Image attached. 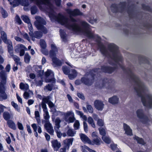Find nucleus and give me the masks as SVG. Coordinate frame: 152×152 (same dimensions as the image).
Here are the masks:
<instances>
[{
	"mask_svg": "<svg viewBox=\"0 0 152 152\" xmlns=\"http://www.w3.org/2000/svg\"><path fill=\"white\" fill-rule=\"evenodd\" d=\"M32 94V92L31 93L28 91H25L23 94L24 98L26 99H28L29 97V94Z\"/></svg>",
	"mask_w": 152,
	"mask_h": 152,
	"instance_id": "44",
	"label": "nucleus"
},
{
	"mask_svg": "<svg viewBox=\"0 0 152 152\" xmlns=\"http://www.w3.org/2000/svg\"><path fill=\"white\" fill-rule=\"evenodd\" d=\"M7 75L4 71L0 72V101L7 99V96L5 92L6 89L5 85L7 83Z\"/></svg>",
	"mask_w": 152,
	"mask_h": 152,
	"instance_id": "3",
	"label": "nucleus"
},
{
	"mask_svg": "<svg viewBox=\"0 0 152 152\" xmlns=\"http://www.w3.org/2000/svg\"><path fill=\"white\" fill-rule=\"evenodd\" d=\"M45 81L47 83L51 82L53 84H49L45 86L44 89L45 90L51 91L53 89L57 88V87H54L53 83H55L54 77V74L52 71L48 69L45 73Z\"/></svg>",
	"mask_w": 152,
	"mask_h": 152,
	"instance_id": "5",
	"label": "nucleus"
},
{
	"mask_svg": "<svg viewBox=\"0 0 152 152\" xmlns=\"http://www.w3.org/2000/svg\"><path fill=\"white\" fill-rule=\"evenodd\" d=\"M62 70L64 74L66 75H68L69 72V69L66 66H63Z\"/></svg>",
	"mask_w": 152,
	"mask_h": 152,
	"instance_id": "47",
	"label": "nucleus"
},
{
	"mask_svg": "<svg viewBox=\"0 0 152 152\" xmlns=\"http://www.w3.org/2000/svg\"><path fill=\"white\" fill-rule=\"evenodd\" d=\"M4 42L7 44L8 52L11 55H13V48L11 41L9 39L4 40Z\"/></svg>",
	"mask_w": 152,
	"mask_h": 152,
	"instance_id": "11",
	"label": "nucleus"
},
{
	"mask_svg": "<svg viewBox=\"0 0 152 152\" xmlns=\"http://www.w3.org/2000/svg\"><path fill=\"white\" fill-rule=\"evenodd\" d=\"M44 113L43 116L44 119L46 120V121H48V120L50 118V116L49 115L48 111L46 112H44Z\"/></svg>",
	"mask_w": 152,
	"mask_h": 152,
	"instance_id": "49",
	"label": "nucleus"
},
{
	"mask_svg": "<svg viewBox=\"0 0 152 152\" xmlns=\"http://www.w3.org/2000/svg\"><path fill=\"white\" fill-rule=\"evenodd\" d=\"M118 98L116 96H114L109 99V102L112 104H115L118 103Z\"/></svg>",
	"mask_w": 152,
	"mask_h": 152,
	"instance_id": "21",
	"label": "nucleus"
},
{
	"mask_svg": "<svg viewBox=\"0 0 152 152\" xmlns=\"http://www.w3.org/2000/svg\"><path fill=\"white\" fill-rule=\"evenodd\" d=\"M83 126L84 131L87 132L88 131V125L87 123L85 121L83 122Z\"/></svg>",
	"mask_w": 152,
	"mask_h": 152,
	"instance_id": "56",
	"label": "nucleus"
},
{
	"mask_svg": "<svg viewBox=\"0 0 152 152\" xmlns=\"http://www.w3.org/2000/svg\"><path fill=\"white\" fill-rule=\"evenodd\" d=\"M5 69L7 72H9L11 69L10 65V64H7Z\"/></svg>",
	"mask_w": 152,
	"mask_h": 152,
	"instance_id": "59",
	"label": "nucleus"
},
{
	"mask_svg": "<svg viewBox=\"0 0 152 152\" xmlns=\"http://www.w3.org/2000/svg\"><path fill=\"white\" fill-rule=\"evenodd\" d=\"M61 120L59 118H57L55 120V126H54L55 130L57 131L60 127V124L61 122Z\"/></svg>",
	"mask_w": 152,
	"mask_h": 152,
	"instance_id": "24",
	"label": "nucleus"
},
{
	"mask_svg": "<svg viewBox=\"0 0 152 152\" xmlns=\"http://www.w3.org/2000/svg\"><path fill=\"white\" fill-rule=\"evenodd\" d=\"M102 139L107 144H109L111 142V140L108 137L105 136H102Z\"/></svg>",
	"mask_w": 152,
	"mask_h": 152,
	"instance_id": "28",
	"label": "nucleus"
},
{
	"mask_svg": "<svg viewBox=\"0 0 152 152\" xmlns=\"http://www.w3.org/2000/svg\"><path fill=\"white\" fill-rule=\"evenodd\" d=\"M20 89L25 91H28L32 93V91L29 90V86L27 84L24 83H21L20 84Z\"/></svg>",
	"mask_w": 152,
	"mask_h": 152,
	"instance_id": "17",
	"label": "nucleus"
},
{
	"mask_svg": "<svg viewBox=\"0 0 152 152\" xmlns=\"http://www.w3.org/2000/svg\"><path fill=\"white\" fill-rule=\"evenodd\" d=\"M22 20L25 23H30V21L28 17L26 15H23L21 17Z\"/></svg>",
	"mask_w": 152,
	"mask_h": 152,
	"instance_id": "38",
	"label": "nucleus"
},
{
	"mask_svg": "<svg viewBox=\"0 0 152 152\" xmlns=\"http://www.w3.org/2000/svg\"><path fill=\"white\" fill-rule=\"evenodd\" d=\"M17 47L20 48V50H25V51L28 50V49L22 44H18L17 45Z\"/></svg>",
	"mask_w": 152,
	"mask_h": 152,
	"instance_id": "48",
	"label": "nucleus"
},
{
	"mask_svg": "<svg viewBox=\"0 0 152 152\" xmlns=\"http://www.w3.org/2000/svg\"><path fill=\"white\" fill-rule=\"evenodd\" d=\"M65 115L66 116H69L70 115L74 116V113L72 111H68L66 113Z\"/></svg>",
	"mask_w": 152,
	"mask_h": 152,
	"instance_id": "58",
	"label": "nucleus"
},
{
	"mask_svg": "<svg viewBox=\"0 0 152 152\" xmlns=\"http://www.w3.org/2000/svg\"><path fill=\"white\" fill-rule=\"evenodd\" d=\"M35 1L37 4L40 9H42L40 5H45L47 7V11L48 13V15L51 20L52 22H57L62 25L66 27V17L60 14L57 15L54 11L53 6L51 3L52 0H31Z\"/></svg>",
	"mask_w": 152,
	"mask_h": 152,
	"instance_id": "1",
	"label": "nucleus"
},
{
	"mask_svg": "<svg viewBox=\"0 0 152 152\" xmlns=\"http://www.w3.org/2000/svg\"><path fill=\"white\" fill-rule=\"evenodd\" d=\"M88 122L91 126L93 128L95 127V125L94 122V120L91 117H89L88 118Z\"/></svg>",
	"mask_w": 152,
	"mask_h": 152,
	"instance_id": "32",
	"label": "nucleus"
},
{
	"mask_svg": "<svg viewBox=\"0 0 152 152\" xmlns=\"http://www.w3.org/2000/svg\"><path fill=\"white\" fill-rule=\"evenodd\" d=\"M43 80L42 79H36L34 83L36 86H41L43 84Z\"/></svg>",
	"mask_w": 152,
	"mask_h": 152,
	"instance_id": "27",
	"label": "nucleus"
},
{
	"mask_svg": "<svg viewBox=\"0 0 152 152\" xmlns=\"http://www.w3.org/2000/svg\"><path fill=\"white\" fill-rule=\"evenodd\" d=\"M35 117L38 123L40 122V119L39 112L38 111H35L34 113Z\"/></svg>",
	"mask_w": 152,
	"mask_h": 152,
	"instance_id": "29",
	"label": "nucleus"
},
{
	"mask_svg": "<svg viewBox=\"0 0 152 152\" xmlns=\"http://www.w3.org/2000/svg\"><path fill=\"white\" fill-rule=\"evenodd\" d=\"M72 74L73 75L72 77H71V75H68L69 78L71 80H72L75 78L77 75V72L74 69L72 70Z\"/></svg>",
	"mask_w": 152,
	"mask_h": 152,
	"instance_id": "43",
	"label": "nucleus"
},
{
	"mask_svg": "<svg viewBox=\"0 0 152 152\" xmlns=\"http://www.w3.org/2000/svg\"><path fill=\"white\" fill-rule=\"evenodd\" d=\"M80 126V122L78 120H76L74 124V127L75 130L79 129Z\"/></svg>",
	"mask_w": 152,
	"mask_h": 152,
	"instance_id": "42",
	"label": "nucleus"
},
{
	"mask_svg": "<svg viewBox=\"0 0 152 152\" xmlns=\"http://www.w3.org/2000/svg\"><path fill=\"white\" fill-rule=\"evenodd\" d=\"M131 8V7L127 6L125 2L121 3L118 5L113 4L110 7L111 11L113 12H119L122 13L125 11L127 12L129 15L132 12V10H130Z\"/></svg>",
	"mask_w": 152,
	"mask_h": 152,
	"instance_id": "4",
	"label": "nucleus"
},
{
	"mask_svg": "<svg viewBox=\"0 0 152 152\" xmlns=\"http://www.w3.org/2000/svg\"><path fill=\"white\" fill-rule=\"evenodd\" d=\"M75 120V118L74 116H72L69 117L68 119L69 123H73Z\"/></svg>",
	"mask_w": 152,
	"mask_h": 152,
	"instance_id": "55",
	"label": "nucleus"
},
{
	"mask_svg": "<svg viewBox=\"0 0 152 152\" xmlns=\"http://www.w3.org/2000/svg\"><path fill=\"white\" fill-rule=\"evenodd\" d=\"M1 11L3 17L5 18L8 16V14L7 12L4 10L3 8L1 7Z\"/></svg>",
	"mask_w": 152,
	"mask_h": 152,
	"instance_id": "41",
	"label": "nucleus"
},
{
	"mask_svg": "<svg viewBox=\"0 0 152 152\" xmlns=\"http://www.w3.org/2000/svg\"><path fill=\"white\" fill-rule=\"evenodd\" d=\"M15 39L18 41L20 42H24V41L20 38L18 37H15Z\"/></svg>",
	"mask_w": 152,
	"mask_h": 152,
	"instance_id": "63",
	"label": "nucleus"
},
{
	"mask_svg": "<svg viewBox=\"0 0 152 152\" xmlns=\"http://www.w3.org/2000/svg\"><path fill=\"white\" fill-rule=\"evenodd\" d=\"M51 50L49 53V55L52 58L53 62V65L55 66H60L62 65V62L57 58L55 57L56 55L58 53V49L55 45L52 43L51 45Z\"/></svg>",
	"mask_w": 152,
	"mask_h": 152,
	"instance_id": "7",
	"label": "nucleus"
},
{
	"mask_svg": "<svg viewBox=\"0 0 152 152\" xmlns=\"http://www.w3.org/2000/svg\"><path fill=\"white\" fill-rule=\"evenodd\" d=\"M76 113L78 115H80V117L82 118L84 121H86L87 120V118L86 116L84 115L82 112L78 110H76Z\"/></svg>",
	"mask_w": 152,
	"mask_h": 152,
	"instance_id": "26",
	"label": "nucleus"
},
{
	"mask_svg": "<svg viewBox=\"0 0 152 152\" xmlns=\"http://www.w3.org/2000/svg\"><path fill=\"white\" fill-rule=\"evenodd\" d=\"M20 4L24 6L23 9L24 10H29V8L28 6L29 3L28 1L26 0H14L12 2L13 7H15Z\"/></svg>",
	"mask_w": 152,
	"mask_h": 152,
	"instance_id": "9",
	"label": "nucleus"
},
{
	"mask_svg": "<svg viewBox=\"0 0 152 152\" xmlns=\"http://www.w3.org/2000/svg\"><path fill=\"white\" fill-rule=\"evenodd\" d=\"M67 133L68 136L72 137L74 136L75 134V132L73 130L69 129L68 130Z\"/></svg>",
	"mask_w": 152,
	"mask_h": 152,
	"instance_id": "31",
	"label": "nucleus"
},
{
	"mask_svg": "<svg viewBox=\"0 0 152 152\" xmlns=\"http://www.w3.org/2000/svg\"><path fill=\"white\" fill-rule=\"evenodd\" d=\"M80 136L82 141L85 143H87L89 144L90 142V140L86 135L83 134H80Z\"/></svg>",
	"mask_w": 152,
	"mask_h": 152,
	"instance_id": "18",
	"label": "nucleus"
},
{
	"mask_svg": "<svg viewBox=\"0 0 152 152\" xmlns=\"http://www.w3.org/2000/svg\"><path fill=\"white\" fill-rule=\"evenodd\" d=\"M73 141L72 138L66 139L64 141V142L67 146H69L72 145Z\"/></svg>",
	"mask_w": 152,
	"mask_h": 152,
	"instance_id": "30",
	"label": "nucleus"
},
{
	"mask_svg": "<svg viewBox=\"0 0 152 152\" xmlns=\"http://www.w3.org/2000/svg\"><path fill=\"white\" fill-rule=\"evenodd\" d=\"M10 117V114L7 112H4L3 113V117L5 120L6 121L9 120Z\"/></svg>",
	"mask_w": 152,
	"mask_h": 152,
	"instance_id": "33",
	"label": "nucleus"
},
{
	"mask_svg": "<svg viewBox=\"0 0 152 152\" xmlns=\"http://www.w3.org/2000/svg\"><path fill=\"white\" fill-rule=\"evenodd\" d=\"M40 45L42 49H45L46 47V44L45 42L43 39H41L40 41Z\"/></svg>",
	"mask_w": 152,
	"mask_h": 152,
	"instance_id": "35",
	"label": "nucleus"
},
{
	"mask_svg": "<svg viewBox=\"0 0 152 152\" xmlns=\"http://www.w3.org/2000/svg\"><path fill=\"white\" fill-rule=\"evenodd\" d=\"M52 147L56 151H57L61 146V143L56 140H54L51 142Z\"/></svg>",
	"mask_w": 152,
	"mask_h": 152,
	"instance_id": "15",
	"label": "nucleus"
},
{
	"mask_svg": "<svg viewBox=\"0 0 152 152\" xmlns=\"http://www.w3.org/2000/svg\"><path fill=\"white\" fill-rule=\"evenodd\" d=\"M15 20L19 24H20L22 23V21L18 15H16L15 17Z\"/></svg>",
	"mask_w": 152,
	"mask_h": 152,
	"instance_id": "53",
	"label": "nucleus"
},
{
	"mask_svg": "<svg viewBox=\"0 0 152 152\" xmlns=\"http://www.w3.org/2000/svg\"><path fill=\"white\" fill-rule=\"evenodd\" d=\"M123 126L125 133L128 135H131L132 134V131L130 127L127 124L124 123Z\"/></svg>",
	"mask_w": 152,
	"mask_h": 152,
	"instance_id": "16",
	"label": "nucleus"
},
{
	"mask_svg": "<svg viewBox=\"0 0 152 152\" xmlns=\"http://www.w3.org/2000/svg\"><path fill=\"white\" fill-rule=\"evenodd\" d=\"M102 142L100 138L99 137H96V138H94L93 139L92 141L90 140V142H89V144L92 145H99Z\"/></svg>",
	"mask_w": 152,
	"mask_h": 152,
	"instance_id": "14",
	"label": "nucleus"
},
{
	"mask_svg": "<svg viewBox=\"0 0 152 152\" xmlns=\"http://www.w3.org/2000/svg\"><path fill=\"white\" fill-rule=\"evenodd\" d=\"M100 134L102 135V136H105L106 134L105 129L104 128L100 127L99 129Z\"/></svg>",
	"mask_w": 152,
	"mask_h": 152,
	"instance_id": "40",
	"label": "nucleus"
},
{
	"mask_svg": "<svg viewBox=\"0 0 152 152\" xmlns=\"http://www.w3.org/2000/svg\"><path fill=\"white\" fill-rule=\"evenodd\" d=\"M10 55V56H11L12 57L13 59L17 65L20 64V58L18 57L16 55H14L13 53L12 55Z\"/></svg>",
	"mask_w": 152,
	"mask_h": 152,
	"instance_id": "25",
	"label": "nucleus"
},
{
	"mask_svg": "<svg viewBox=\"0 0 152 152\" xmlns=\"http://www.w3.org/2000/svg\"><path fill=\"white\" fill-rule=\"evenodd\" d=\"M11 104L16 110L18 112L20 111V109L17 104L15 103L14 102L12 101L11 102Z\"/></svg>",
	"mask_w": 152,
	"mask_h": 152,
	"instance_id": "45",
	"label": "nucleus"
},
{
	"mask_svg": "<svg viewBox=\"0 0 152 152\" xmlns=\"http://www.w3.org/2000/svg\"><path fill=\"white\" fill-rule=\"evenodd\" d=\"M134 139L137 141V143L142 145H144L145 142L142 138H140L139 137L135 136L134 137Z\"/></svg>",
	"mask_w": 152,
	"mask_h": 152,
	"instance_id": "23",
	"label": "nucleus"
},
{
	"mask_svg": "<svg viewBox=\"0 0 152 152\" xmlns=\"http://www.w3.org/2000/svg\"><path fill=\"white\" fill-rule=\"evenodd\" d=\"M45 127L47 130L53 127L52 126L51 124L48 121H46L45 123Z\"/></svg>",
	"mask_w": 152,
	"mask_h": 152,
	"instance_id": "37",
	"label": "nucleus"
},
{
	"mask_svg": "<svg viewBox=\"0 0 152 152\" xmlns=\"http://www.w3.org/2000/svg\"><path fill=\"white\" fill-rule=\"evenodd\" d=\"M7 124L9 127L14 130L16 129L15 124L11 120H8L7 121Z\"/></svg>",
	"mask_w": 152,
	"mask_h": 152,
	"instance_id": "22",
	"label": "nucleus"
},
{
	"mask_svg": "<svg viewBox=\"0 0 152 152\" xmlns=\"http://www.w3.org/2000/svg\"><path fill=\"white\" fill-rule=\"evenodd\" d=\"M41 51L42 53L45 55H47L48 54V51L45 49H42Z\"/></svg>",
	"mask_w": 152,
	"mask_h": 152,
	"instance_id": "60",
	"label": "nucleus"
},
{
	"mask_svg": "<svg viewBox=\"0 0 152 152\" xmlns=\"http://www.w3.org/2000/svg\"><path fill=\"white\" fill-rule=\"evenodd\" d=\"M137 117L140 120L142 124L148 126L152 125V117H147L142 109H138L136 112Z\"/></svg>",
	"mask_w": 152,
	"mask_h": 152,
	"instance_id": "6",
	"label": "nucleus"
},
{
	"mask_svg": "<svg viewBox=\"0 0 152 152\" xmlns=\"http://www.w3.org/2000/svg\"><path fill=\"white\" fill-rule=\"evenodd\" d=\"M47 132L51 135H53L54 132V130L53 127L50 129H49L47 130Z\"/></svg>",
	"mask_w": 152,
	"mask_h": 152,
	"instance_id": "64",
	"label": "nucleus"
},
{
	"mask_svg": "<svg viewBox=\"0 0 152 152\" xmlns=\"http://www.w3.org/2000/svg\"><path fill=\"white\" fill-rule=\"evenodd\" d=\"M41 105L44 112V113L48 112L46 104L44 102H42Z\"/></svg>",
	"mask_w": 152,
	"mask_h": 152,
	"instance_id": "46",
	"label": "nucleus"
},
{
	"mask_svg": "<svg viewBox=\"0 0 152 152\" xmlns=\"http://www.w3.org/2000/svg\"><path fill=\"white\" fill-rule=\"evenodd\" d=\"M86 108L85 107H83V109L85 112H87V110L90 113H92L93 112V109L91 105H87Z\"/></svg>",
	"mask_w": 152,
	"mask_h": 152,
	"instance_id": "20",
	"label": "nucleus"
},
{
	"mask_svg": "<svg viewBox=\"0 0 152 152\" xmlns=\"http://www.w3.org/2000/svg\"><path fill=\"white\" fill-rule=\"evenodd\" d=\"M60 35L62 41L66 42L67 39V35L64 30L60 29Z\"/></svg>",
	"mask_w": 152,
	"mask_h": 152,
	"instance_id": "19",
	"label": "nucleus"
},
{
	"mask_svg": "<svg viewBox=\"0 0 152 152\" xmlns=\"http://www.w3.org/2000/svg\"><path fill=\"white\" fill-rule=\"evenodd\" d=\"M55 131L57 134V137L58 138H61L62 136V134L59 131V129L57 130V131Z\"/></svg>",
	"mask_w": 152,
	"mask_h": 152,
	"instance_id": "61",
	"label": "nucleus"
},
{
	"mask_svg": "<svg viewBox=\"0 0 152 152\" xmlns=\"http://www.w3.org/2000/svg\"><path fill=\"white\" fill-rule=\"evenodd\" d=\"M113 82V81L111 79H105L103 82L102 86L101 87H105L107 88H109L111 87L112 83Z\"/></svg>",
	"mask_w": 152,
	"mask_h": 152,
	"instance_id": "12",
	"label": "nucleus"
},
{
	"mask_svg": "<svg viewBox=\"0 0 152 152\" xmlns=\"http://www.w3.org/2000/svg\"><path fill=\"white\" fill-rule=\"evenodd\" d=\"M81 148L83 152H87V151H88L89 149L88 147L85 145L81 146Z\"/></svg>",
	"mask_w": 152,
	"mask_h": 152,
	"instance_id": "51",
	"label": "nucleus"
},
{
	"mask_svg": "<svg viewBox=\"0 0 152 152\" xmlns=\"http://www.w3.org/2000/svg\"><path fill=\"white\" fill-rule=\"evenodd\" d=\"M31 126L34 130L35 136L37 137L38 136V133L37 132V126L36 124H34L31 125Z\"/></svg>",
	"mask_w": 152,
	"mask_h": 152,
	"instance_id": "36",
	"label": "nucleus"
},
{
	"mask_svg": "<svg viewBox=\"0 0 152 152\" xmlns=\"http://www.w3.org/2000/svg\"><path fill=\"white\" fill-rule=\"evenodd\" d=\"M31 58L29 54L26 53L25 55L24 56V61L26 63H28L29 62Z\"/></svg>",
	"mask_w": 152,
	"mask_h": 152,
	"instance_id": "34",
	"label": "nucleus"
},
{
	"mask_svg": "<svg viewBox=\"0 0 152 152\" xmlns=\"http://www.w3.org/2000/svg\"><path fill=\"white\" fill-rule=\"evenodd\" d=\"M1 36L2 39L4 41V40H6L7 39V35L6 33L4 31H2L1 32Z\"/></svg>",
	"mask_w": 152,
	"mask_h": 152,
	"instance_id": "50",
	"label": "nucleus"
},
{
	"mask_svg": "<svg viewBox=\"0 0 152 152\" xmlns=\"http://www.w3.org/2000/svg\"><path fill=\"white\" fill-rule=\"evenodd\" d=\"M97 122V125L100 126H102L104 125L103 121L101 119H99L98 120Z\"/></svg>",
	"mask_w": 152,
	"mask_h": 152,
	"instance_id": "52",
	"label": "nucleus"
},
{
	"mask_svg": "<svg viewBox=\"0 0 152 152\" xmlns=\"http://www.w3.org/2000/svg\"><path fill=\"white\" fill-rule=\"evenodd\" d=\"M110 147L111 149L113 150H115L116 149L117 145L115 144H111Z\"/></svg>",
	"mask_w": 152,
	"mask_h": 152,
	"instance_id": "62",
	"label": "nucleus"
},
{
	"mask_svg": "<svg viewBox=\"0 0 152 152\" xmlns=\"http://www.w3.org/2000/svg\"><path fill=\"white\" fill-rule=\"evenodd\" d=\"M114 68L103 66H102L101 69H96L91 71L90 73L88 74H86L84 76L81 78V80H77L75 83L76 85H78L82 83L85 85H90L92 82V80L95 79L96 74H97L102 71V72L108 73H112L114 70Z\"/></svg>",
	"mask_w": 152,
	"mask_h": 152,
	"instance_id": "2",
	"label": "nucleus"
},
{
	"mask_svg": "<svg viewBox=\"0 0 152 152\" xmlns=\"http://www.w3.org/2000/svg\"><path fill=\"white\" fill-rule=\"evenodd\" d=\"M37 10V7L36 6L32 7L31 8V12L32 15L35 14Z\"/></svg>",
	"mask_w": 152,
	"mask_h": 152,
	"instance_id": "39",
	"label": "nucleus"
},
{
	"mask_svg": "<svg viewBox=\"0 0 152 152\" xmlns=\"http://www.w3.org/2000/svg\"><path fill=\"white\" fill-rule=\"evenodd\" d=\"M29 34L31 37H33L32 40L33 41H34L33 37L40 39L42 36V33L39 31H36L34 33H33L32 31L29 32Z\"/></svg>",
	"mask_w": 152,
	"mask_h": 152,
	"instance_id": "13",
	"label": "nucleus"
},
{
	"mask_svg": "<svg viewBox=\"0 0 152 152\" xmlns=\"http://www.w3.org/2000/svg\"><path fill=\"white\" fill-rule=\"evenodd\" d=\"M94 104L95 107L98 110L102 111L103 110L104 104L102 101L96 100L95 101Z\"/></svg>",
	"mask_w": 152,
	"mask_h": 152,
	"instance_id": "10",
	"label": "nucleus"
},
{
	"mask_svg": "<svg viewBox=\"0 0 152 152\" xmlns=\"http://www.w3.org/2000/svg\"><path fill=\"white\" fill-rule=\"evenodd\" d=\"M35 18L36 20L34 22V24L35 27L38 29L42 31L44 33H46L47 30L46 28L44 26L46 23L44 19L39 16H36Z\"/></svg>",
	"mask_w": 152,
	"mask_h": 152,
	"instance_id": "8",
	"label": "nucleus"
},
{
	"mask_svg": "<svg viewBox=\"0 0 152 152\" xmlns=\"http://www.w3.org/2000/svg\"><path fill=\"white\" fill-rule=\"evenodd\" d=\"M146 151V152H150L152 149V145H146L145 147Z\"/></svg>",
	"mask_w": 152,
	"mask_h": 152,
	"instance_id": "54",
	"label": "nucleus"
},
{
	"mask_svg": "<svg viewBox=\"0 0 152 152\" xmlns=\"http://www.w3.org/2000/svg\"><path fill=\"white\" fill-rule=\"evenodd\" d=\"M17 125L18 129L20 130H23V127L22 124L19 122H18Z\"/></svg>",
	"mask_w": 152,
	"mask_h": 152,
	"instance_id": "57",
	"label": "nucleus"
}]
</instances>
